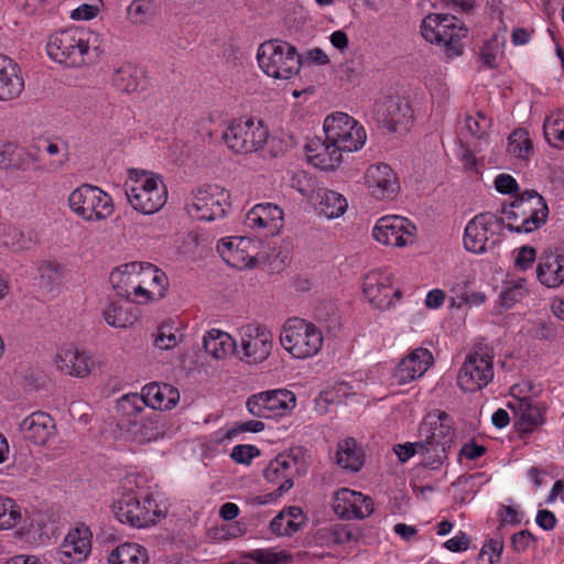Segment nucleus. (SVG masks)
I'll return each instance as SVG.
<instances>
[{
    "instance_id": "09e8293b",
    "label": "nucleus",
    "mask_w": 564,
    "mask_h": 564,
    "mask_svg": "<svg viewBox=\"0 0 564 564\" xmlns=\"http://www.w3.org/2000/svg\"><path fill=\"white\" fill-rule=\"evenodd\" d=\"M249 557L258 564H289L292 562L291 553L272 549L254 550Z\"/></svg>"
},
{
    "instance_id": "69168bd1",
    "label": "nucleus",
    "mask_w": 564,
    "mask_h": 564,
    "mask_svg": "<svg viewBox=\"0 0 564 564\" xmlns=\"http://www.w3.org/2000/svg\"><path fill=\"white\" fill-rule=\"evenodd\" d=\"M535 257V249L532 247L524 246L520 248L516 257L514 263L519 269L525 270L534 262Z\"/></svg>"
},
{
    "instance_id": "e433bc0d",
    "label": "nucleus",
    "mask_w": 564,
    "mask_h": 564,
    "mask_svg": "<svg viewBox=\"0 0 564 564\" xmlns=\"http://www.w3.org/2000/svg\"><path fill=\"white\" fill-rule=\"evenodd\" d=\"M203 347L212 358L223 360L234 354L236 341L226 332L210 329L203 338Z\"/></svg>"
},
{
    "instance_id": "603ef678",
    "label": "nucleus",
    "mask_w": 564,
    "mask_h": 564,
    "mask_svg": "<svg viewBox=\"0 0 564 564\" xmlns=\"http://www.w3.org/2000/svg\"><path fill=\"white\" fill-rule=\"evenodd\" d=\"M271 531L276 535H292L300 530V522L292 519V514L280 512L270 522Z\"/></svg>"
},
{
    "instance_id": "0e129e2a",
    "label": "nucleus",
    "mask_w": 564,
    "mask_h": 564,
    "mask_svg": "<svg viewBox=\"0 0 564 564\" xmlns=\"http://www.w3.org/2000/svg\"><path fill=\"white\" fill-rule=\"evenodd\" d=\"M534 542V536L531 532L522 530L511 538V544L516 552H524L529 549L531 543Z\"/></svg>"
},
{
    "instance_id": "7c9ffc66",
    "label": "nucleus",
    "mask_w": 564,
    "mask_h": 564,
    "mask_svg": "<svg viewBox=\"0 0 564 564\" xmlns=\"http://www.w3.org/2000/svg\"><path fill=\"white\" fill-rule=\"evenodd\" d=\"M24 80L19 65L10 57L0 54V100H10L21 95Z\"/></svg>"
},
{
    "instance_id": "6e6552de",
    "label": "nucleus",
    "mask_w": 564,
    "mask_h": 564,
    "mask_svg": "<svg viewBox=\"0 0 564 564\" xmlns=\"http://www.w3.org/2000/svg\"><path fill=\"white\" fill-rule=\"evenodd\" d=\"M68 206L77 217L90 223L106 220L115 210L110 195L90 184L75 188L68 196Z\"/></svg>"
},
{
    "instance_id": "c756f323",
    "label": "nucleus",
    "mask_w": 564,
    "mask_h": 564,
    "mask_svg": "<svg viewBox=\"0 0 564 564\" xmlns=\"http://www.w3.org/2000/svg\"><path fill=\"white\" fill-rule=\"evenodd\" d=\"M536 278L546 288H558L564 283V254L545 251L536 267Z\"/></svg>"
},
{
    "instance_id": "a211bd4d",
    "label": "nucleus",
    "mask_w": 564,
    "mask_h": 564,
    "mask_svg": "<svg viewBox=\"0 0 564 564\" xmlns=\"http://www.w3.org/2000/svg\"><path fill=\"white\" fill-rule=\"evenodd\" d=\"M241 347L243 359L250 365H258L268 359L273 347L272 333L262 325L248 324L241 328Z\"/></svg>"
},
{
    "instance_id": "680f3d73",
    "label": "nucleus",
    "mask_w": 564,
    "mask_h": 564,
    "mask_svg": "<svg viewBox=\"0 0 564 564\" xmlns=\"http://www.w3.org/2000/svg\"><path fill=\"white\" fill-rule=\"evenodd\" d=\"M242 129H248V123L243 124L242 118L235 119L226 126L223 131V141H238L241 140Z\"/></svg>"
},
{
    "instance_id": "a19ab883",
    "label": "nucleus",
    "mask_w": 564,
    "mask_h": 564,
    "mask_svg": "<svg viewBox=\"0 0 564 564\" xmlns=\"http://www.w3.org/2000/svg\"><path fill=\"white\" fill-rule=\"evenodd\" d=\"M106 323L116 328H127L138 321V315L131 305L110 302L102 312Z\"/></svg>"
},
{
    "instance_id": "79ce46f5",
    "label": "nucleus",
    "mask_w": 564,
    "mask_h": 564,
    "mask_svg": "<svg viewBox=\"0 0 564 564\" xmlns=\"http://www.w3.org/2000/svg\"><path fill=\"white\" fill-rule=\"evenodd\" d=\"M491 129V119L482 111H475L473 115H466L459 126V132L464 138H474L477 140L489 137Z\"/></svg>"
},
{
    "instance_id": "b1692460",
    "label": "nucleus",
    "mask_w": 564,
    "mask_h": 564,
    "mask_svg": "<svg viewBox=\"0 0 564 564\" xmlns=\"http://www.w3.org/2000/svg\"><path fill=\"white\" fill-rule=\"evenodd\" d=\"M498 224V218L491 213H481L470 219L464 232V246L473 253H484L489 246V231Z\"/></svg>"
},
{
    "instance_id": "f03ea898",
    "label": "nucleus",
    "mask_w": 564,
    "mask_h": 564,
    "mask_svg": "<svg viewBox=\"0 0 564 564\" xmlns=\"http://www.w3.org/2000/svg\"><path fill=\"white\" fill-rule=\"evenodd\" d=\"M419 436L426 448L423 466L432 470L438 469L447 458V448L453 443L452 417L438 409L429 412L420 425Z\"/></svg>"
},
{
    "instance_id": "4d7b16f0",
    "label": "nucleus",
    "mask_w": 564,
    "mask_h": 564,
    "mask_svg": "<svg viewBox=\"0 0 564 564\" xmlns=\"http://www.w3.org/2000/svg\"><path fill=\"white\" fill-rule=\"evenodd\" d=\"M393 452L402 463H405L415 454H421L422 459L426 456V448L421 440L414 443L406 442L404 444H397L393 447Z\"/></svg>"
},
{
    "instance_id": "c9c22d12",
    "label": "nucleus",
    "mask_w": 564,
    "mask_h": 564,
    "mask_svg": "<svg viewBox=\"0 0 564 564\" xmlns=\"http://www.w3.org/2000/svg\"><path fill=\"white\" fill-rule=\"evenodd\" d=\"M336 464L345 470L358 471L365 464V454L362 448L352 437L341 440L337 444Z\"/></svg>"
},
{
    "instance_id": "4be33fe9",
    "label": "nucleus",
    "mask_w": 564,
    "mask_h": 564,
    "mask_svg": "<svg viewBox=\"0 0 564 564\" xmlns=\"http://www.w3.org/2000/svg\"><path fill=\"white\" fill-rule=\"evenodd\" d=\"M140 272L138 275V290L137 303L147 304L149 302L160 300L164 296L169 285L166 274L149 262H139Z\"/></svg>"
},
{
    "instance_id": "6e6d98bb",
    "label": "nucleus",
    "mask_w": 564,
    "mask_h": 564,
    "mask_svg": "<svg viewBox=\"0 0 564 564\" xmlns=\"http://www.w3.org/2000/svg\"><path fill=\"white\" fill-rule=\"evenodd\" d=\"M532 153V143H507L506 155L514 164H525Z\"/></svg>"
},
{
    "instance_id": "864d4df0",
    "label": "nucleus",
    "mask_w": 564,
    "mask_h": 564,
    "mask_svg": "<svg viewBox=\"0 0 564 564\" xmlns=\"http://www.w3.org/2000/svg\"><path fill=\"white\" fill-rule=\"evenodd\" d=\"M243 124L248 123V129H242L241 141H267L269 133L261 120L252 117H243Z\"/></svg>"
},
{
    "instance_id": "5fc2aeb1",
    "label": "nucleus",
    "mask_w": 564,
    "mask_h": 564,
    "mask_svg": "<svg viewBox=\"0 0 564 564\" xmlns=\"http://www.w3.org/2000/svg\"><path fill=\"white\" fill-rule=\"evenodd\" d=\"M503 41L499 40L498 36H494V39L488 42L481 52V59L486 66L489 68H495L498 66L499 59L503 53Z\"/></svg>"
},
{
    "instance_id": "c03bdc74",
    "label": "nucleus",
    "mask_w": 564,
    "mask_h": 564,
    "mask_svg": "<svg viewBox=\"0 0 564 564\" xmlns=\"http://www.w3.org/2000/svg\"><path fill=\"white\" fill-rule=\"evenodd\" d=\"M317 536L325 541L328 546L341 545L357 541L358 535L348 525L334 524L329 528L318 530Z\"/></svg>"
},
{
    "instance_id": "473e14b6",
    "label": "nucleus",
    "mask_w": 564,
    "mask_h": 564,
    "mask_svg": "<svg viewBox=\"0 0 564 564\" xmlns=\"http://www.w3.org/2000/svg\"><path fill=\"white\" fill-rule=\"evenodd\" d=\"M170 429L171 425L164 415L153 414L150 417L133 423L130 433L134 442L143 444L166 436Z\"/></svg>"
},
{
    "instance_id": "cd10ccee",
    "label": "nucleus",
    "mask_w": 564,
    "mask_h": 564,
    "mask_svg": "<svg viewBox=\"0 0 564 564\" xmlns=\"http://www.w3.org/2000/svg\"><path fill=\"white\" fill-rule=\"evenodd\" d=\"M57 369L68 376L84 378L93 369V359L85 351L75 347L61 349L55 356Z\"/></svg>"
},
{
    "instance_id": "ea45409f",
    "label": "nucleus",
    "mask_w": 564,
    "mask_h": 564,
    "mask_svg": "<svg viewBox=\"0 0 564 564\" xmlns=\"http://www.w3.org/2000/svg\"><path fill=\"white\" fill-rule=\"evenodd\" d=\"M149 556L144 546L126 542L116 546L108 555V564H148Z\"/></svg>"
},
{
    "instance_id": "3c124183",
    "label": "nucleus",
    "mask_w": 564,
    "mask_h": 564,
    "mask_svg": "<svg viewBox=\"0 0 564 564\" xmlns=\"http://www.w3.org/2000/svg\"><path fill=\"white\" fill-rule=\"evenodd\" d=\"M181 336L171 324H163L158 328L154 345L159 349L169 350L178 345Z\"/></svg>"
},
{
    "instance_id": "9b49d317",
    "label": "nucleus",
    "mask_w": 564,
    "mask_h": 564,
    "mask_svg": "<svg viewBox=\"0 0 564 564\" xmlns=\"http://www.w3.org/2000/svg\"><path fill=\"white\" fill-rule=\"evenodd\" d=\"M362 180L368 196L377 203H391L401 193L400 177L388 163L376 162L368 165Z\"/></svg>"
},
{
    "instance_id": "13d9d810",
    "label": "nucleus",
    "mask_w": 564,
    "mask_h": 564,
    "mask_svg": "<svg viewBox=\"0 0 564 564\" xmlns=\"http://www.w3.org/2000/svg\"><path fill=\"white\" fill-rule=\"evenodd\" d=\"M120 410L124 412L127 415H135L140 413L145 404V399L143 398V392L141 394L132 393L122 397L118 403Z\"/></svg>"
},
{
    "instance_id": "9d476101",
    "label": "nucleus",
    "mask_w": 564,
    "mask_h": 564,
    "mask_svg": "<svg viewBox=\"0 0 564 564\" xmlns=\"http://www.w3.org/2000/svg\"><path fill=\"white\" fill-rule=\"evenodd\" d=\"M421 32L426 41L444 46L449 56L462 54L460 40L466 36V30L454 15L429 14L422 22Z\"/></svg>"
},
{
    "instance_id": "72a5a7b5",
    "label": "nucleus",
    "mask_w": 564,
    "mask_h": 564,
    "mask_svg": "<svg viewBox=\"0 0 564 564\" xmlns=\"http://www.w3.org/2000/svg\"><path fill=\"white\" fill-rule=\"evenodd\" d=\"M509 408L516 419L514 425L520 432H531L543 422L540 408L530 398L517 399L509 403Z\"/></svg>"
},
{
    "instance_id": "4468645a",
    "label": "nucleus",
    "mask_w": 564,
    "mask_h": 564,
    "mask_svg": "<svg viewBox=\"0 0 564 564\" xmlns=\"http://www.w3.org/2000/svg\"><path fill=\"white\" fill-rule=\"evenodd\" d=\"M375 118L388 132L402 135L410 129L413 115L403 97L390 96L376 104Z\"/></svg>"
},
{
    "instance_id": "8fccbe9b",
    "label": "nucleus",
    "mask_w": 564,
    "mask_h": 564,
    "mask_svg": "<svg viewBox=\"0 0 564 564\" xmlns=\"http://www.w3.org/2000/svg\"><path fill=\"white\" fill-rule=\"evenodd\" d=\"M544 135L546 141L552 139L563 141L564 140V111L558 110L552 112L546 117L544 121Z\"/></svg>"
},
{
    "instance_id": "de8ad7c7",
    "label": "nucleus",
    "mask_w": 564,
    "mask_h": 564,
    "mask_svg": "<svg viewBox=\"0 0 564 564\" xmlns=\"http://www.w3.org/2000/svg\"><path fill=\"white\" fill-rule=\"evenodd\" d=\"M237 240L235 251L225 256V262L237 269L252 268L256 264V258L248 254L243 249L249 240L246 238H239Z\"/></svg>"
},
{
    "instance_id": "1a4fd4ad",
    "label": "nucleus",
    "mask_w": 564,
    "mask_h": 564,
    "mask_svg": "<svg viewBox=\"0 0 564 564\" xmlns=\"http://www.w3.org/2000/svg\"><path fill=\"white\" fill-rule=\"evenodd\" d=\"M307 471V462L301 447L279 454L263 470L264 478L276 486L274 497H281L294 485V478Z\"/></svg>"
},
{
    "instance_id": "c85d7f7f",
    "label": "nucleus",
    "mask_w": 564,
    "mask_h": 564,
    "mask_svg": "<svg viewBox=\"0 0 564 564\" xmlns=\"http://www.w3.org/2000/svg\"><path fill=\"white\" fill-rule=\"evenodd\" d=\"M140 269L139 262H129L116 268L110 273L109 281L119 296L137 303Z\"/></svg>"
},
{
    "instance_id": "ddd939ff",
    "label": "nucleus",
    "mask_w": 564,
    "mask_h": 564,
    "mask_svg": "<svg viewBox=\"0 0 564 564\" xmlns=\"http://www.w3.org/2000/svg\"><path fill=\"white\" fill-rule=\"evenodd\" d=\"M112 511L120 522L135 528L155 524L160 518L155 500L149 497L141 500L133 494L122 496L113 503Z\"/></svg>"
},
{
    "instance_id": "4c0bfd02",
    "label": "nucleus",
    "mask_w": 564,
    "mask_h": 564,
    "mask_svg": "<svg viewBox=\"0 0 564 564\" xmlns=\"http://www.w3.org/2000/svg\"><path fill=\"white\" fill-rule=\"evenodd\" d=\"M316 210L328 219H335L345 214L348 207L344 195L327 188H319L314 197Z\"/></svg>"
},
{
    "instance_id": "49530a36",
    "label": "nucleus",
    "mask_w": 564,
    "mask_h": 564,
    "mask_svg": "<svg viewBox=\"0 0 564 564\" xmlns=\"http://www.w3.org/2000/svg\"><path fill=\"white\" fill-rule=\"evenodd\" d=\"M528 294L525 279H518L510 281L500 294L501 305L507 308L511 307L514 303L520 302Z\"/></svg>"
},
{
    "instance_id": "e2e57ef3",
    "label": "nucleus",
    "mask_w": 564,
    "mask_h": 564,
    "mask_svg": "<svg viewBox=\"0 0 564 564\" xmlns=\"http://www.w3.org/2000/svg\"><path fill=\"white\" fill-rule=\"evenodd\" d=\"M502 550V542L491 539L481 547L479 557H484L486 554H488L490 564H496L500 560Z\"/></svg>"
},
{
    "instance_id": "423d86ee",
    "label": "nucleus",
    "mask_w": 564,
    "mask_h": 564,
    "mask_svg": "<svg viewBox=\"0 0 564 564\" xmlns=\"http://www.w3.org/2000/svg\"><path fill=\"white\" fill-rule=\"evenodd\" d=\"M321 329L303 318H289L280 336L282 347L296 359L315 356L323 346Z\"/></svg>"
},
{
    "instance_id": "a878e982",
    "label": "nucleus",
    "mask_w": 564,
    "mask_h": 564,
    "mask_svg": "<svg viewBox=\"0 0 564 564\" xmlns=\"http://www.w3.org/2000/svg\"><path fill=\"white\" fill-rule=\"evenodd\" d=\"M365 143H355L354 147L339 148L338 143H306L304 151L307 161L321 170H334L340 162L344 151L357 152Z\"/></svg>"
},
{
    "instance_id": "37998d69",
    "label": "nucleus",
    "mask_w": 564,
    "mask_h": 564,
    "mask_svg": "<svg viewBox=\"0 0 564 564\" xmlns=\"http://www.w3.org/2000/svg\"><path fill=\"white\" fill-rule=\"evenodd\" d=\"M155 4L152 0H132L126 9V19L132 26H143L154 19Z\"/></svg>"
},
{
    "instance_id": "6ab92c4d",
    "label": "nucleus",
    "mask_w": 564,
    "mask_h": 564,
    "mask_svg": "<svg viewBox=\"0 0 564 564\" xmlns=\"http://www.w3.org/2000/svg\"><path fill=\"white\" fill-rule=\"evenodd\" d=\"M325 141H367L365 127L346 112L335 111L323 121Z\"/></svg>"
},
{
    "instance_id": "2f4dec72",
    "label": "nucleus",
    "mask_w": 564,
    "mask_h": 564,
    "mask_svg": "<svg viewBox=\"0 0 564 564\" xmlns=\"http://www.w3.org/2000/svg\"><path fill=\"white\" fill-rule=\"evenodd\" d=\"M147 406L166 411L173 409L180 401L178 390L169 383L151 382L142 388Z\"/></svg>"
},
{
    "instance_id": "dca6fc26",
    "label": "nucleus",
    "mask_w": 564,
    "mask_h": 564,
    "mask_svg": "<svg viewBox=\"0 0 564 564\" xmlns=\"http://www.w3.org/2000/svg\"><path fill=\"white\" fill-rule=\"evenodd\" d=\"M392 282L393 274L386 270H372L365 275L362 292L373 307L388 310L393 305V299H401V290L393 288Z\"/></svg>"
},
{
    "instance_id": "412c9836",
    "label": "nucleus",
    "mask_w": 564,
    "mask_h": 564,
    "mask_svg": "<svg viewBox=\"0 0 564 564\" xmlns=\"http://www.w3.org/2000/svg\"><path fill=\"white\" fill-rule=\"evenodd\" d=\"M333 509L343 519H364L373 512V501L361 492L341 488L334 494Z\"/></svg>"
},
{
    "instance_id": "39448f33",
    "label": "nucleus",
    "mask_w": 564,
    "mask_h": 564,
    "mask_svg": "<svg viewBox=\"0 0 564 564\" xmlns=\"http://www.w3.org/2000/svg\"><path fill=\"white\" fill-rule=\"evenodd\" d=\"M131 184H127L126 195L131 206L145 215L159 212L166 203L167 191L162 180L143 170H129Z\"/></svg>"
},
{
    "instance_id": "f704fd0d",
    "label": "nucleus",
    "mask_w": 564,
    "mask_h": 564,
    "mask_svg": "<svg viewBox=\"0 0 564 564\" xmlns=\"http://www.w3.org/2000/svg\"><path fill=\"white\" fill-rule=\"evenodd\" d=\"M144 79V70L135 64L124 63L113 70L111 85L124 94L137 93Z\"/></svg>"
},
{
    "instance_id": "052dcab7",
    "label": "nucleus",
    "mask_w": 564,
    "mask_h": 564,
    "mask_svg": "<svg viewBox=\"0 0 564 564\" xmlns=\"http://www.w3.org/2000/svg\"><path fill=\"white\" fill-rule=\"evenodd\" d=\"M99 7L95 4L83 3L70 11V19L75 21H90L99 14Z\"/></svg>"
},
{
    "instance_id": "20e7f679",
    "label": "nucleus",
    "mask_w": 564,
    "mask_h": 564,
    "mask_svg": "<svg viewBox=\"0 0 564 564\" xmlns=\"http://www.w3.org/2000/svg\"><path fill=\"white\" fill-rule=\"evenodd\" d=\"M260 69L273 79L289 80L299 75L302 56L296 47L279 39L264 41L257 50Z\"/></svg>"
},
{
    "instance_id": "5701e85b",
    "label": "nucleus",
    "mask_w": 564,
    "mask_h": 564,
    "mask_svg": "<svg viewBox=\"0 0 564 564\" xmlns=\"http://www.w3.org/2000/svg\"><path fill=\"white\" fill-rule=\"evenodd\" d=\"M19 432L23 440L36 446H45L55 437L56 425L50 414L36 411L19 423Z\"/></svg>"
},
{
    "instance_id": "aec40b11",
    "label": "nucleus",
    "mask_w": 564,
    "mask_h": 564,
    "mask_svg": "<svg viewBox=\"0 0 564 564\" xmlns=\"http://www.w3.org/2000/svg\"><path fill=\"white\" fill-rule=\"evenodd\" d=\"M245 225L263 236H275L284 226V213L272 203L257 204L247 213Z\"/></svg>"
},
{
    "instance_id": "7ed1b4c3",
    "label": "nucleus",
    "mask_w": 564,
    "mask_h": 564,
    "mask_svg": "<svg viewBox=\"0 0 564 564\" xmlns=\"http://www.w3.org/2000/svg\"><path fill=\"white\" fill-rule=\"evenodd\" d=\"M547 216L545 199L535 191H527L502 209V217L498 218V223L509 231L529 234L545 224Z\"/></svg>"
},
{
    "instance_id": "0eeeda50",
    "label": "nucleus",
    "mask_w": 564,
    "mask_h": 564,
    "mask_svg": "<svg viewBox=\"0 0 564 564\" xmlns=\"http://www.w3.org/2000/svg\"><path fill=\"white\" fill-rule=\"evenodd\" d=\"M494 356V349L487 345H477L467 354L457 376L462 391L476 392L492 381Z\"/></svg>"
},
{
    "instance_id": "bb28decb",
    "label": "nucleus",
    "mask_w": 564,
    "mask_h": 564,
    "mask_svg": "<svg viewBox=\"0 0 564 564\" xmlns=\"http://www.w3.org/2000/svg\"><path fill=\"white\" fill-rule=\"evenodd\" d=\"M432 364V352L426 348H416L399 362L394 371V379L399 384L411 382L422 377Z\"/></svg>"
},
{
    "instance_id": "58836bf2",
    "label": "nucleus",
    "mask_w": 564,
    "mask_h": 564,
    "mask_svg": "<svg viewBox=\"0 0 564 564\" xmlns=\"http://www.w3.org/2000/svg\"><path fill=\"white\" fill-rule=\"evenodd\" d=\"M37 160L36 153L25 151L15 143H0V169H26Z\"/></svg>"
},
{
    "instance_id": "2eb2a0df",
    "label": "nucleus",
    "mask_w": 564,
    "mask_h": 564,
    "mask_svg": "<svg viewBox=\"0 0 564 564\" xmlns=\"http://www.w3.org/2000/svg\"><path fill=\"white\" fill-rule=\"evenodd\" d=\"M416 226L405 217L397 215L383 216L376 223L372 237L380 243L392 247H404L414 242Z\"/></svg>"
},
{
    "instance_id": "393cba45",
    "label": "nucleus",
    "mask_w": 564,
    "mask_h": 564,
    "mask_svg": "<svg viewBox=\"0 0 564 564\" xmlns=\"http://www.w3.org/2000/svg\"><path fill=\"white\" fill-rule=\"evenodd\" d=\"M91 550V533L87 528L70 530L56 551V558L63 564L86 560Z\"/></svg>"
},
{
    "instance_id": "bf43d9fd",
    "label": "nucleus",
    "mask_w": 564,
    "mask_h": 564,
    "mask_svg": "<svg viewBox=\"0 0 564 564\" xmlns=\"http://www.w3.org/2000/svg\"><path fill=\"white\" fill-rule=\"evenodd\" d=\"M260 455V451L254 445H236L232 447L230 457L237 464L249 465L251 460Z\"/></svg>"
},
{
    "instance_id": "f257e3e1",
    "label": "nucleus",
    "mask_w": 564,
    "mask_h": 564,
    "mask_svg": "<svg viewBox=\"0 0 564 564\" xmlns=\"http://www.w3.org/2000/svg\"><path fill=\"white\" fill-rule=\"evenodd\" d=\"M100 33L88 28H67L48 35V57L66 67H82L97 58L102 52Z\"/></svg>"
},
{
    "instance_id": "f3484780",
    "label": "nucleus",
    "mask_w": 564,
    "mask_h": 564,
    "mask_svg": "<svg viewBox=\"0 0 564 564\" xmlns=\"http://www.w3.org/2000/svg\"><path fill=\"white\" fill-rule=\"evenodd\" d=\"M296 405L295 394L286 389H276L251 395L247 401L249 412L256 416H283Z\"/></svg>"
},
{
    "instance_id": "f8f14e48",
    "label": "nucleus",
    "mask_w": 564,
    "mask_h": 564,
    "mask_svg": "<svg viewBox=\"0 0 564 564\" xmlns=\"http://www.w3.org/2000/svg\"><path fill=\"white\" fill-rule=\"evenodd\" d=\"M229 207V193L219 185L198 188L186 205L188 215L195 220L203 221L224 217Z\"/></svg>"
},
{
    "instance_id": "a18cd8bd",
    "label": "nucleus",
    "mask_w": 564,
    "mask_h": 564,
    "mask_svg": "<svg viewBox=\"0 0 564 564\" xmlns=\"http://www.w3.org/2000/svg\"><path fill=\"white\" fill-rule=\"evenodd\" d=\"M21 520V507L13 499L0 496V530L13 529Z\"/></svg>"
},
{
    "instance_id": "774afa93",
    "label": "nucleus",
    "mask_w": 564,
    "mask_h": 564,
    "mask_svg": "<svg viewBox=\"0 0 564 564\" xmlns=\"http://www.w3.org/2000/svg\"><path fill=\"white\" fill-rule=\"evenodd\" d=\"M495 187L499 193L509 194L518 188V184L511 175L499 174L495 180Z\"/></svg>"
},
{
    "instance_id": "338daca9",
    "label": "nucleus",
    "mask_w": 564,
    "mask_h": 564,
    "mask_svg": "<svg viewBox=\"0 0 564 564\" xmlns=\"http://www.w3.org/2000/svg\"><path fill=\"white\" fill-rule=\"evenodd\" d=\"M305 63L307 65H326L329 63V58L327 54L319 47H314L312 50H308L303 58L302 64Z\"/></svg>"
}]
</instances>
